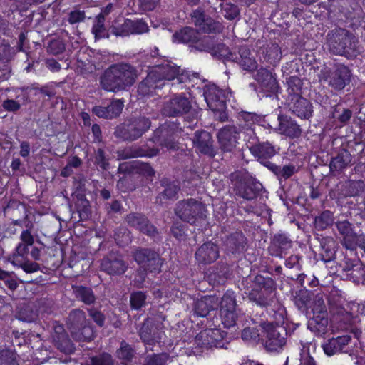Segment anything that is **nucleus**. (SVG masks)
Here are the masks:
<instances>
[{
    "label": "nucleus",
    "instance_id": "f257e3e1",
    "mask_svg": "<svg viewBox=\"0 0 365 365\" xmlns=\"http://www.w3.org/2000/svg\"><path fill=\"white\" fill-rule=\"evenodd\" d=\"M136 78V71L131 66L115 64L105 71L101 83L106 91H116L133 85Z\"/></svg>",
    "mask_w": 365,
    "mask_h": 365
},
{
    "label": "nucleus",
    "instance_id": "f03ea898",
    "mask_svg": "<svg viewBox=\"0 0 365 365\" xmlns=\"http://www.w3.org/2000/svg\"><path fill=\"white\" fill-rule=\"evenodd\" d=\"M330 304L333 314L331 320V329L333 333L341 329H348L352 324L355 323L356 319L354 310L356 309L361 314L365 315V303H349L340 299L339 304H334L330 301Z\"/></svg>",
    "mask_w": 365,
    "mask_h": 365
},
{
    "label": "nucleus",
    "instance_id": "7ed1b4c3",
    "mask_svg": "<svg viewBox=\"0 0 365 365\" xmlns=\"http://www.w3.org/2000/svg\"><path fill=\"white\" fill-rule=\"evenodd\" d=\"M354 337L346 334L328 339L322 344L324 353L327 356H333L341 352L350 356L359 354V344L361 340L362 331L354 329L352 331Z\"/></svg>",
    "mask_w": 365,
    "mask_h": 365
},
{
    "label": "nucleus",
    "instance_id": "20e7f679",
    "mask_svg": "<svg viewBox=\"0 0 365 365\" xmlns=\"http://www.w3.org/2000/svg\"><path fill=\"white\" fill-rule=\"evenodd\" d=\"M249 299L259 306H267L272 301L274 294V281L271 278L257 276L251 289H247Z\"/></svg>",
    "mask_w": 365,
    "mask_h": 365
},
{
    "label": "nucleus",
    "instance_id": "39448f33",
    "mask_svg": "<svg viewBox=\"0 0 365 365\" xmlns=\"http://www.w3.org/2000/svg\"><path fill=\"white\" fill-rule=\"evenodd\" d=\"M225 332L220 329L211 326L201 331L195 338L193 342V353L196 355L200 354L213 347H223V339L225 337Z\"/></svg>",
    "mask_w": 365,
    "mask_h": 365
},
{
    "label": "nucleus",
    "instance_id": "423d86ee",
    "mask_svg": "<svg viewBox=\"0 0 365 365\" xmlns=\"http://www.w3.org/2000/svg\"><path fill=\"white\" fill-rule=\"evenodd\" d=\"M68 327L75 340L91 341L93 338V329L81 310H74L69 314Z\"/></svg>",
    "mask_w": 365,
    "mask_h": 365
},
{
    "label": "nucleus",
    "instance_id": "0eeeda50",
    "mask_svg": "<svg viewBox=\"0 0 365 365\" xmlns=\"http://www.w3.org/2000/svg\"><path fill=\"white\" fill-rule=\"evenodd\" d=\"M221 322L225 327H231L237 324L239 318V312L237 309V304L235 293L227 291L218 302Z\"/></svg>",
    "mask_w": 365,
    "mask_h": 365
},
{
    "label": "nucleus",
    "instance_id": "6e6552de",
    "mask_svg": "<svg viewBox=\"0 0 365 365\" xmlns=\"http://www.w3.org/2000/svg\"><path fill=\"white\" fill-rule=\"evenodd\" d=\"M300 80L296 77H292L289 81V91L290 93L294 96L292 98V103L290 104V109L294 113L301 118H309L312 113V108L311 103L304 98L298 96V91L300 88L298 86Z\"/></svg>",
    "mask_w": 365,
    "mask_h": 365
},
{
    "label": "nucleus",
    "instance_id": "1a4fd4ad",
    "mask_svg": "<svg viewBox=\"0 0 365 365\" xmlns=\"http://www.w3.org/2000/svg\"><path fill=\"white\" fill-rule=\"evenodd\" d=\"M261 340L269 351H279L286 344V338L271 323L262 324Z\"/></svg>",
    "mask_w": 365,
    "mask_h": 365
},
{
    "label": "nucleus",
    "instance_id": "9d476101",
    "mask_svg": "<svg viewBox=\"0 0 365 365\" xmlns=\"http://www.w3.org/2000/svg\"><path fill=\"white\" fill-rule=\"evenodd\" d=\"M194 47L200 51L209 52L212 56H217L225 60L235 61L237 59V57L230 52L224 44L215 43L214 38L210 36L197 37Z\"/></svg>",
    "mask_w": 365,
    "mask_h": 365
},
{
    "label": "nucleus",
    "instance_id": "9b49d317",
    "mask_svg": "<svg viewBox=\"0 0 365 365\" xmlns=\"http://www.w3.org/2000/svg\"><path fill=\"white\" fill-rule=\"evenodd\" d=\"M243 135L244 140H250L254 135V130L252 128H247L243 132H239L237 128L235 126H227L222 130L218 133L219 142L224 150L230 151L233 148L236 146L237 139L240 138V135Z\"/></svg>",
    "mask_w": 365,
    "mask_h": 365
},
{
    "label": "nucleus",
    "instance_id": "f8f14e48",
    "mask_svg": "<svg viewBox=\"0 0 365 365\" xmlns=\"http://www.w3.org/2000/svg\"><path fill=\"white\" fill-rule=\"evenodd\" d=\"M353 38V36L343 29L333 30L329 34V48L335 54L346 55V48L351 46Z\"/></svg>",
    "mask_w": 365,
    "mask_h": 365
},
{
    "label": "nucleus",
    "instance_id": "ddd939ff",
    "mask_svg": "<svg viewBox=\"0 0 365 365\" xmlns=\"http://www.w3.org/2000/svg\"><path fill=\"white\" fill-rule=\"evenodd\" d=\"M321 79L328 82L329 85L335 90H342L350 83L351 73L348 67L337 65L327 75L322 74Z\"/></svg>",
    "mask_w": 365,
    "mask_h": 365
},
{
    "label": "nucleus",
    "instance_id": "4468645a",
    "mask_svg": "<svg viewBox=\"0 0 365 365\" xmlns=\"http://www.w3.org/2000/svg\"><path fill=\"white\" fill-rule=\"evenodd\" d=\"M178 73L179 68L169 63L163 66H158L148 74L145 81L140 86L139 89L143 90L145 84H155V87H160V86L158 85L160 81L163 79L168 81L173 80Z\"/></svg>",
    "mask_w": 365,
    "mask_h": 365
},
{
    "label": "nucleus",
    "instance_id": "2eb2a0df",
    "mask_svg": "<svg viewBox=\"0 0 365 365\" xmlns=\"http://www.w3.org/2000/svg\"><path fill=\"white\" fill-rule=\"evenodd\" d=\"M204 207L202 205L192 199L179 202L175 213L182 220L194 223L197 217L202 214Z\"/></svg>",
    "mask_w": 365,
    "mask_h": 365
},
{
    "label": "nucleus",
    "instance_id": "dca6fc26",
    "mask_svg": "<svg viewBox=\"0 0 365 365\" xmlns=\"http://www.w3.org/2000/svg\"><path fill=\"white\" fill-rule=\"evenodd\" d=\"M204 96L209 108L215 111L224 108L225 102L230 100L231 93L229 89L222 91L212 85L206 89Z\"/></svg>",
    "mask_w": 365,
    "mask_h": 365
},
{
    "label": "nucleus",
    "instance_id": "f3484780",
    "mask_svg": "<svg viewBox=\"0 0 365 365\" xmlns=\"http://www.w3.org/2000/svg\"><path fill=\"white\" fill-rule=\"evenodd\" d=\"M135 260L138 264L148 267L150 272L158 270L161 266V259H160L156 253L149 250H137L134 255Z\"/></svg>",
    "mask_w": 365,
    "mask_h": 365
},
{
    "label": "nucleus",
    "instance_id": "a211bd4d",
    "mask_svg": "<svg viewBox=\"0 0 365 365\" xmlns=\"http://www.w3.org/2000/svg\"><path fill=\"white\" fill-rule=\"evenodd\" d=\"M218 248L212 242L203 244L195 252V259L200 264L212 263L218 258Z\"/></svg>",
    "mask_w": 365,
    "mask_h": 365
},
{
    "label": "nucleus",
    "instance_id": "6ab92c4d",
    "mask_svg": "<svg viewBox=\"0 0 365 365\" xmlns=\"http://www.w3.org/2000/svg\"><path fill=\"white\" fill-rule=\"evenodd\" d=\"M192 20L200 29L204 32H216L222 30V24L210 17H206L200 10L195 11L192 14Z\"/></svg>",
    "mask_w": 365,
    "mask_h": 365
},
{
    "label": "nucleus",
    "instance_id": "aec40b11",
    "mask_svg": "<svg viewBox=\"0 0 365 365\" xmlns=\"http://www.w3.org/2000/svg\"><path fill=\"white\" fill-rule=\"evenodd\" d=\"M190 108V103L185 97L178 96L173 98L164 107V114L175 116L187 113Z\"/></svg>",
    "mask_w": 365,
    "mask_h": 365
},
{
    "label": "nucleus",
    "instance_id": "412c9836",
    "mask_svg": "<svg viewBox=\"0 0 365 365\" xmlns=\"http://www.w3.org/2000/svg\"><path fill=\"white\" fill-rule=\"evenodd\" d=\"M336 226L340 234L343 235V245L345 247L350 250L356 249L360 238L353 232L351 224L347 221H341L339 222Z\"/></svg>",
    "mask_w": 365,
    "mask_h": 365
},
{
    "label": "nucleus",
    "instance_id": "4be33fe9",
    "mask_svg": "<svg viewBox=\"0 0 365 365\" xmlns=\"http://www.w3.org/2000/svg\"><path fill=\"white\" fill-rule=\"evenodd\" d=\"M255 78L265 92L274 93L277 91L278 85L276 77L268 70L259 69Z\"/></svg>",
    "mask_w": 365,
    "mask_h": 365
},
{
    "label": "nucleus",
    "instance_id": "5701e85b",
    "mask_svg": "<svg viewBox=\"0 0 365 365\" xmlns=\"http://www.w3.org/2000/svg\"><path fill=\"white\" fill-rule=\"evenodd\" d=\"M150 321L147 320L140 330V336L146 347L159 343L163 336L161 331L150 327Z\"/></svg>",
    "mask_w": 365,
    "mask_h": 365
},
{
    "label": "nucleus",
    "instance_id": "b1692460",
    "mask_svg": "<svg viewBox=\"0 0 365 365\" xmlns=\"http://www.w3.org/2000/svg\"><path fill=\"white\" fill-rule=\"evenodd\" d=\"M123 103L120 100L113 101L108 106H95L93 113L100 118H112L118 116L122 111Z\"/></svg>",
    "mask_w": 365,
    "mask_h": 365
},
{
    "label": "nucleus",
    "instance_id": "393cba45",
    "mask_svg": "<svg viewBox=\"0 0 365 365\" xmlns=\"http://www.w3.org/2000/svg\"><path fill=\"white\" fill-rule=\"evenodd\" d=\"M53 340L57 347L66 354H71L74 351L73 344L64 334V328L61 324H57L54 326Z\"/></svg>",
    "mask_w": 365,
    "mask_h": 365
},
{
    "label": "nucleus",
    "instance_id": "a878e982",
    "mask_svg": "<svg viewBox=\"0 0 365 365\" xmlns=\"http://www.w3.org/2000/svg\"><path fill=\"white\" fill-rule=\"evenodd\" d=\"M218 307V299L212 296H206L197 300L195 305V314L204 317L209 313L210 309Z\"/></svg>",
    "mask_w": 365,
    "mask_h": 365
},
{
    "label": "nucleus",
    "instance_id": "bb28decb",
    "mask_svg": "<svg viewBox=\"0 0 365 365\" xmlns=\"http://www.w3.org/2000/svg\"><path fill=\"white\" fill-rule=\"evenodd\" d=\"M278 120L279 121L278 130L281 134L291 138L298 137L300 135L299 127L290 118L280 115L278 117Z\"/></svg>",
    "mask_w": 365,
    "mask_h": 365
},
{
    "label": "nucleus",
    "instance_id": "cd10ccee",
    "mask_svg": "<svg viewBox=\"0 0 365 365\" xmlns=\"http://www.w3.org/2000/svg\"><path fill=\"white\" fill-rule=\"evenodd\" d=\"M127 220L131 225L136 227L141 232L148 235H153L155 233V228L149 224L147 219L143 216L131 214L128 216Z\"/></svg>",
    "mask_w": 365,
    "mask_h": 365
},
{
    "label": "nucleus",
    "instance_id": "c85d7f7f",
    "mask_svg": "<svg viewBox=\"0 0 365 365\" xmlns=\"http://www.w3.org/2000/svg\"><path fill=\"white\" fill-rule=\"evenodd\" d=\"M328 324L327 314H317L309 319L308 327L311 331L322 336L327 333Z\"/></svg>",
    "mask_w": 365,
    "mask_h": 365
},
{
    "label": "nucleus",
    "instance_id": "c756f323",
    "mask_svg": "<svg viewBox=\"0 0 365 365\" xmlns=\"http://www.w3.org/2000/svg\"><path fill=\"white\" fill-rule=\"evenodd\" d=\"M239 65L247 71H252L257 68V63L250 51L245 48L240 50V58L237 59Z\"/></svg>",
    "mask_w": 365,
    "mask_h": 365
},
{
    "label": "nucleus",
    "instance_id": "7c9ffc66",
    "mask_svg": "<svg viewBox=\"0 0 365 365\" xmlns=\"http://www.w3.org/2000/svg\"><path fill=\"white\" fill-rule=\"evenodd\" d=\"M101 267L110 274H120L124 273L126 269L125 264L121 260L111 261L108 258L103 260Z\"/></svg>",
    "mask_w": 365,
    "mask_h": 365
},
{
    "label": "nucleus",
    "instance_id": "2f4dec72",
    "mask_svg": "<svg viewBox=\"0 0 365 365\" xmlns=\"http://www.w3.org/2000/svg\"><path fill=\"white\" fill-rule=\"evenodd\" d=\"M197 37V32L191 28H185L173 35L175 43H195Z\"/></svg>",
    "mask_w": 365,
    "mask_h": 365
},
{
    "label": "nucleus",
    "instance_id": "473e14b6",
    "mask_svg": "<svg viewBox=\"0 0 365 365\" xmlns=\"http://www.w3.org/2000/svg\"><path fill=\"white\" fill-rule=\"evenodd\" d=\"M9 261L15 267L22 268L26 272L31 273L38 271L39 265L36 262H24V259H19L17 256H11Z\"/></svg>",
    "mask_w": 365,
    "mask_h": 365
},
{
    "label": "nucleus",
    "instance_id": "72a5a7b5",
    "mask_svg": "<svg viewBox=\"0 0 365 365\" xmlns=\"http://www.w3.org/2000/svg\"><path fill=\"white\" fill-rule=\"evenodd\" d=\"M210 135L206 131H197L192 140L193 143L198 147L201 152H207L209 149Z\"/></svg>",
    "mask_w": 365,
    "mask_h": 365
},
{
    "label": "nucleus",
    "instance_id": "f704fd0d",
    "mask_svg": "<svg viewBox=\"0 0 365 365\" xmlns=\"http://www.w3.org/2000/svg\"><path fill=\"white\" fill-rule=\"evenodd\" d=\"M150 125V123L147 118H141L138 120L135 125H132L129 130H133L134 133L130 134L128 139L133 140L140 137L145 131H146Z\"/></svg>",
    "mask_w": 365,
    "mask_h": 365
},
{
    "label": "nucleus",
    "instance_id": "c9c22d12",
    "mask_svg": "<svg viewBox=\"0 0 365 365\" xmlns=\"http://www.w3.org/2000/svg\"><path fill=\"white\" fill-rule=\"evenodd\" d=\"M105 17L103 14H99L95 21L94 25L92 29L95 38H102L108 37L107 32L104 27Z\"/></svg>",
    "mask_w": 365,
    "mask_h": 365
},
{
    "label": "nucleus",
    "instance_id": "e433bc0d",
    "mask_svg": "<svg viewBox=\"0 0 365 365\" xmlns=\"http://www.w3.org/2000/svg\"><path fill=\"white\" fill-rule=\"evenodd\" d=\"M334 222V217L331 212H323L315 218V227L318 230H324Z\"/></svg>",
    "mask_w": 365,
    "mask_h": 365
},
{
    "label": "nucleus",
    "instance_id": "4c0bfd02",
    "mask_svg": "<svg viewBox=\"0 0 365 365\" xmlns=\"http://www.w3.org/2000/svg\"><path fill=\"white\" fill-rule=\"evenodd\" d=\"M76 296L86 304H91L94 302V296L90 289L76 287L74 288Z\"/></svg>",
    "mask_w": 365,
    "mask_h": 365
},
{
    "label": "nucleus",
    "instance_id": "58836bf2",
    "mask_svg": "<svg viewBox=\"0 0 365 365\" xmlns=\"http://www.w3.org/2000/svg\"><path fill=\"white\" fill-rule=\"evenodd\" d=\"M126 25L128 26L130 29L131 28L130 31H131L132 34H143L147 32L148 30L147 24L141 20L132 21L126 19Z\"/></svg>",
    "mask_w": 365,
    "mask_h": 365
},
{
    "label": "nucleus",
    "instance_id": "ea45409f",
    "mask_svg": "<svg viewBox=\"0 0 365 365\" xmlns=\"http://www.w3.org/2000/svg\"><path fill=\"white\" fill-rule=\"evenodd\" d=\"M257 149L259 158H269L276 154L275 148L269 143L259 145L257 148L252 146L250 150Z\"/></svg>",
    "mask_w": 365,
    "mask_h": 365
},
{
    "label": "nucleus",
    "instance_id": "a19ab883",
    "mask_svg": "<svg viewBox=\"0 0 365 365\" xmlns=\"http://www.w3.org/2000/svg\"><path fill=\"white\" fill-rule=\"evenodd\" d=\"M0 365H19L16 354L9 349L0 351Z\"/></svg>",
    "mask_w": 365,
    "mask_h": 365
},
{
    "label": "nucleus",
    "instance_id": "79ce46f5",
    "mask_svg": "<svg viewBox=\"0 0 365 365\" xmlns=\"http://www.w3.org/2000/svg\"><path fill=\"white\" fill-rule=\"evenodd\" d=\"M222 11L224 17L229 20L234 19L240 13L237 6L230 3L222 4Z\"/></svg>",
    "mask_w": 365,
    "mask_h": 365
},
{
    "label": "nucleus",
    "instance_id": "37998d69",
    "mask_svg": "<svg viewBox=\"0 0 365 365\" xmlns=\"http://www.w3.org/2000/svg\"><path fill=\"white\" fill-rule=\"evenodd\" d=\"M145 295L141 292L133 293L130 296L131 307L135 309L141 308L145 304Z\"/></svg>",
    "mask_w": 365,
    "mask_h": 365
},
{
    "label": "nucleus",
    "instance_id": "c03bdc74",
    "mask_svg": "<svg viewBox=\"0 0 365 365\" xmlns=\"http://www.w3.org/2000/svg\"><path fill=\"white\" fill-rule=\"evenodd\" d=\"M117 356L119 359L128 361L133 357V350L128 344L123 341L117 351Z\"/></svg>",
    "mask_w": 365,
    "mask_h": 365
},
{
    "label": "nucleus",
    "instance_id": "a18cd8bd",
    "mask_svg": "<svg viewBox=\"0 0 365 365\" xmlns=\"http://www.w3.org/2000/svg\"><path fill=\"white\" fill-rule=\"evenodd\" d=\"M168 360V356L166 354L154 355L147 357L143 365H165Z\"/></svg>",
    "mask_w": 365,
    "mask_h": 365
},
{
    "label": "nucleus",
    "instance_id": "49530a36",
    "mask_svg": "<svg viewBox=\"0 0 365 365\" xmlns=\"http://www.w3.org/2000/svg\"><path fill=\"white\" fill-rule=\"evenodd\" d=\"M261 338V334L255 327H246L243 329L242 338L245 341H256Z\"/></svg>",
    "mask_w": 365,
    "mask_h": 365
},
{
    "label": "nucleus",
    "instance_id": "de8ad7c7",
    "mask_svg": "<svg viewBox=\"0 0 365 365\" xmlns=\"http://www.w3.org/2000/svg\"><path fill=\"white\" fill-rule=\"evenodd\" d=\"M313 315L327 314L322 297L319 294L317 295L314 299V304L312 308Z\"/></svg>",
    "mask_w": 365,
    "mask_h": 365
},
{
    "label": "nucleus",
    "instance_id": "09e8293b",
    "mask_svg": "<svg viewBox=\"0 0 365 365\" xmlns=\"http://www.w3.org/2000/svg\"><path fill=\"white\" fill-rule=\"evenodd\" d=\"M92 365H113L111 356L104 354L100 356L93 357Z\"/></svg>",
    "mask_w": 365,
    "mask_h": 365
},
{
    "label": "nucleus",
    "instance_id": "8fccbe9b",
    "mask_svg": "<svg viewBox=\"0 0 365 365\" xmlns=\"http://www.w3.org/2000/svg\"><path fill=\"white\" fill-rule=\"evenodd\" d=\"M130 30H131V28L130 29L128 26L126 25V20H125L124 23L122 24L120 27L118 28L113 26L112 32L115 36H125L132 34Z\"/></svg>",
    "mask_w": 365,
    "mask_h": 365
},
{
    "label": "nucleus",
    "instance_id": "3c124183",
    "mask_svg": "<svg viewBox=\"0 0 365 365\" xmlns=\"http://www.w3.org/2000/svg\"><path fill=\"white\" fill-rule=\"evenodd\" d=\"M350 187L352 190L350 192L351 195H356L363 192L365 189L364 182L361 180L350 182Z\"/></svg>",
    "mask_w": 365,
    "mask_h": 365
},
{
    "label": "nucleus",
    "instance_id": "603ef678",
    "mask_svg": "<svg viewBox=\"0 0 365 365\" xmlns=\"http://www.w3.org/2000/svg\"><path fill=\"white\" fill-rule=\"evenodd\" d=\"M296 171L297 168L295 166L289 165H284L282 168L279 169L277 172V174L284 178H288L291 177Z\"/></svg>",
    "mask_w": 365,
    "mask_h": 365
},
{
    "label": "nucleus",
    "instance_id": "864d4df0",
    "mask_svg": "<svg viewBox=\"0 0 365 365\" xmlns=\"http://www.w3.org/2000/svg\"><path fill=\"white\" fill-rule=\"evenodd\" d=\"M26 244L22 242L20 243L16 249V253L12 256H17L19 259H24V257L27 255L29 252V248Z\"/></svg>",
    "mask_w": 365,
    "mask_h": 365
},
{
    "label": "nucleus",
    "instance_id": "5fc2aeb1",
    "mask_svg": "<svg viewBox=\"0 0 365 365\" xmlns=\"http://www.w3.org/2000/svg\"><path fill=\"white\" fill-rule=\"evenodd\" d=\"M85 18L84 13L81 11H73L70 13L68 21L71 24H76L83 21Z\"/></svg>",
    "mask_w": 365,
    "mask_h": 365
},
{
    "label": "nucleus",
    "instance_id": "6e6d98bb",
    "mask_svg": "<svg viewBox=\"0 0 365 365\" xmlns=\"http://www.w3.org/2000/svg\"><path fill=\"white\" fill-rule=\"evenodd\" d=\"M3 107L9 111H14L19 108V104L14 100H7L3 103Z\"/></svg>",
    "mask_w": 365,
    "mask_h": 365
},
{
    "label": "nucleus",
    "instance_id": "4d7b16f0",
    "mask_svg": "<svg viewBox=\"0 0 365 365\" xmlns=\"http://www.w3.org/2000/svg\"><path fill=\"white\" fill-rule=\"evenodd\" d=\"M90 316L99 326H102L103 324L104 317L101 312L96 310H91Z\"/></svg>",
    "mask_w": 365,
    "mask_h": 365
},
{
    "label": "nucleus",
    "instance_id": "13d9d810",
    "mask_svg": "<svg viewBox=\"0 0 365 365\" xmlns=\"http://www.w3.org/2000/svg\"><path fill=\"white\" fill-rule=\"evenodd\" d=\"M21 240L22 242L29 246L34 243V237L28 230H24L21 232Z\"/></svg>",
    "mask_w": 365,
    "mask_h": 365
},
{
    "label": "nucleus",
    "instance_id": "bf43d9fd",
    "mask_svg": "<svg viewBox=\"0 0 365 365\" xmlns=\"http://www.w3.org/2000/svg\"><path fill=\"white\" fill-rule=\"evenodd\" d=\"M300 365H317L314 359L309 354H301Z\"/></svg>",
    "mask_w": 365,
    "mask_h": 365
},
{
    "label": "nucleus",
    "instance_id": "052dcab7",
    "mask_svg": "<svg viewBox=\"0 0 365 365\" xmlns=\"http://www.w3.org/2000/svg\"><path fill=\"white\" fill-rule=\"evenodd\" d=\"M145 9L152 10L155 8L159 0H140Z\"/></svg>",
    "mask_w": 365,
    "mask_h": 365
},
{
    "label": "nucleus",
    "instance_id": "680f3d73",
    "mask_svg": "<svg viewBox=\"0 0 365 365\" xmlns=\"http://www.w3.org/2000/svg\"><path fill=\"white\" fill-rule=\"evenodd\" d=\"M96 162L103 169H106V163L104 161L103 153L101 150H99L96 156Z\"/></svg>",
    "mask_w": 365,
    "mask_h": 365
},
{
    "label": "nucleus",
    "instance_id": "e2e57ef3",
    "mask_svg": "<svg viewBox=\"0 0 365 365\" xmlns=\"http://www.w3.org/2000/svg\"><path fill=\"white\" fill-rule=\"evenodd\" d=\"M365 346L361 345V340L360 341V344H359V354H355L359 359L355 362L356 365H365V361L364 360L362 356L361 355L362 353L365 351Z\"/></svg>",
    "mask_w": 365,
    "mask_h": 365
},
{
    "label": "nucleus",
    "instance_id": "0e129e2a",
    "mask_svg": "<svg viewBox=\"0 0 365 365\" xmlns=\"http://www.w3.org/2000/svg\"><path fill=\"white\" fill-rule=\"evenodd\" d=\"M351 117V112L348 109H344L342 113L339 116V120L341 123L347 122Z\"/></svg>",
    "mask_w": 365,
    "mask_h": 365
},
{
    "label": "nucleus",
    "instance_id": "69168bd1",
    "mask_svg": "<svg viewBox=\"0 0 365 365\" xmlns=\"http://www.w3.org/2000/svg\"><path fill=\"white\" fill-rule=\"evenodd\" d=\"M30 152L29 145L27 143L23 142L21 144L20 154L22 157H26Z\"/></svg>",
    "mask_w": 365,
    "mask_h": 365
},
{
    "label": "nucleus",
    "instance_id": "338daca9",
    "mask_svg": "<svg viewBox=\"0 0 365 365\" xmlns=\"http://www.w3.org/2000/svg\"><path fill=\"white\" fill-rule=\"evenodd\" d=\"M47 66L52 71H58L61 68L60 64L53 60H49L47 62Z\"/></svg>",
    "mask_w": 365,
    "mask_h": 365
},
{
    "label": "nucleus",
    "instance_id": "774afa93",
    "mask_svg": "<svg viewBox=\"0 0 365 365\" xmlns=\"http://www.w3.org/2000/svg\"><path fill=\"white\" fill-rule=\"evenodd\" d=\"M164 192L165 195L168 198H172L177 193V188L175 187H169L165 190Z\"/></svg>",
    "mask_w": 365,
    "mask_h": 365
}]
</instances>
